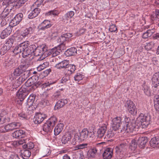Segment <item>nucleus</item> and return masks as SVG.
Segmentation results:
<instances>
[{
	"instance_id": "423d86ee",
	"label": "nucleus",
	"mask_w": 159,
	"mask_h": 159,
	"mask_svg": "<svg viewBox=\"0 0 159 159\" xmlns=\"http://www.w3.org/2000/svg\"><path fill=\"white\" fill-rule=\"evenodd\" d=\"M124 106L130 114L133 116L136 115L137 112V108L132 101L130 100L127 101Z\"/></svg>"
},
{
	"instance_id": "2eb2a0df",
	"label": "nucleus",
	"mask_w": 159,
	"mask_h": 159,
	"mask_svg": "<svg viewBox=\"0 0 159 159\" xmlns=\"http://www.w3.org/2000/svg\"><path fill=\"white\" fill-rule=\"evenodd\" d=\"M21 124L18 122H13L5 125L7 132L18 128L21 126Z\"/></svg>"
},
{
	"instance_id": "dca6fc26",
	"label": "nucleus",
	"mask_w": 159,
	"mask_h": 159,
	"mask_svg": "<svg viewBox=\"0 0 159 159\" xmlns=\"http://www.w3.org/2000/svg\"><path fill=\"white\" fill-rule=\"evenodd\" d=\"M26 136L25 132L22 129L16 130L12 134V137L16 139L24 138Z\"/></svg>"
},
{
	"instance_id": "f257e3e1",
	"label": "nucleus",
	"mask_w": 159,
	"mask_h": 159,
	"mask_svg": "<svg viewBox=\"0 0 159 159\" xmlns=\"http://www.w3.org/2000/svg\"><path fill=\"white\" fill-rule=\"evenodd\" d=\"M151 116L150 114L141 113L138 116L137 120H133L129 122L130 120L129 117L125 118V124L121 129L120 124L112 123V128L114 131H118V133H128L136 131L139 128H145L151 123Z\"/></svg>"
},
{
	"instance_id": "4c0bfd02",
	"label": "nucleus",
	"mask_w": 159,
	"mask_h": 159,
	"mask_svg": "<svg viewBox=\"0 0 159 159\" xmlns=\"http://www.w3.org/2000/svg\"><path fill=\"white\" fill-rule=\"evenodd\" d=\"M75 13L73 11H70L68 12L63 17V20H68L71 19L74 15Z\"/></svg>"
},
{
	"instance_id": "69168bd1",
	"label": "nucleus",
	"mask_w": 159,
	"mask_h": 159,
	"mask_svg": "<svg viewBox=\"0 0 159 159\" xmlns=\"http://www.w3.org/2000/svg\"><path fill=\"white\" fill-rule=\"evenodd\" d=\"M70 76L66 75L64 76L62 79V83H66V82L70 80Z\"/></svg>"
},
{
	"instance_id": "052dcab7",
	"label": "nucleus",
	"mask_w": 159,
	"mask_h": 159,
	"mask_svg": "<svg viewBox=\"0 0 159 159\" xmlns=\"http://www.w3.org/2000/svg\"><path fill=\"white\" fill-rule=\"evenodd\" d=\"M8 50L7 48L3 46L1 49L0 54L1 55H3Z\"/></svg>"
},
{
	"instance_id": "412c9836",
	"label": "nucleus",
	"mask_w": 159,
	"mask_h": 159,
	"mask_svg": "<svg viewBox=\"0 0 159 159\" xmlns=\"http://www.w3.org/2000/svg\"><path fill=\"white\" fill-rule=\"evenodd\" d=\"M34 30L31 27L26 28L21 31L20 37H22L21 38L22 39V38H25L28 37L29 35L33 33Z\"/></svg>"
},
{
	"instance_id": "09e8293b",
	"label": "nucleus",
	"mask_w": 159,
	"mask_h": 159,
	"mask_svg": "<svg viewBox=\"0 0 159 159\" xmlns=\"http://www.w3.org/2000/svg\"><path fill=\"white\" fill-rule=\"evenodd\" d=\"M57 81L56 80H49L48 82L45 83V86L46 87L49 86L51 88H52L53 85L56 84Z\"/></svg>"
},
{
	"instance_id": "6e6d98bb",
	"label": "nucleus",
	"mask_w": 159,
	"mask_h": 159,
	"mask_svg": "<svg viewBox=\"0 0 159 159\" xmlns=\"http://www.w3.org/2000/svg\"><path fill=\"white\" fill-rule=\"evenodd\" d=\"M57 41L58 42H59L61 44L64 43L66 41H67L63 34L58 38Z\"/></svg>"
},
{
	"instance_id": "9d476101",
	"label": "nucleus",
	"mask_w": 159,
	"mask_h": 159,
	"mask_svg": "<svg viewBox=\"0 0 159 159\" xmlns=\"http://www.w3.org/2000/svg\"><path fill=\"white\" fill-rule=\"evenodd\" d=\"M47 117L46 115L43 113H37L35 115L33 121L35 124H40Z\"/></svg>"
},
{
	"instance_id": "20e7f679",
	"label": "nucleus",
	"mask_w": 159,
	"mask_h": 159,
	"mask_svg": "<svg viewBox=\"0 0 159 159\" xmlns=\"http://www.w3.org/2000/svg\"><path fill=\"white\" fill-rule=\"evenodd\" d=\"M38 75H33L27 80L25 83V85L27 87H31L30 88V90H34L41 84V82L38 81Z\"/></svg>"
},
{
	"instance_id": "c756f323",
	"label": "nucleus",
	"mask_w": 159,
	"mask_h": 159,
	"mask_svg": "<svg viewBox=\"0 0 159 159\" xmlns=\"http://www.w3.org/2000/svg\"><path fill=\"white\" fill-rule=\"evenodd\" d=\"M116 157L117 159H121L126 156V152L115 148Z\"/></svg>"
},
{
	"instance_id": "f8f14e48",
	"label": "nucleus",
	"mask_w": 159,
	"mask_h": 159,
	"mask_svg": "<svg viewBox=\"0 0 159 159\" xmlns=\"http://www.w3.org/2000/svg\"><path fill=\"white\" fill-rule=\"evenodd\" d=\"M8 11V9L5 8L1 14L2 17L3 18L1 23V25L2 26H3L7 24L6 20L7 19V20H8L9 17L11 16V15L12 14L9 13Z\"/></svg>"
},
{
	"instance_id": "8fccbe9b",
	"label": "nucleus",
	"mask_w": 159,
	"mask_h": 159,
	"mask_svg": "<svg viewBox=\"0 0 159 159\" xmlns=\"http://www.w3.org/2000/svg\"><path fill=\"white\" fill-rule=\"evenodd\" d=\"M121 119L120 117H116L114 118L112 120L113 124H121Z\"/></svg>"
},
{
	"instance_id": "b1692460",
	"label": "nucleus",
	"mask_w": 159,
	"mask_h": 159,
	"mask_svg": "<svg viewBox=\"0 0 159 159\" xmlns=\"http://www.w3.org/2000/svg\"><path fill=\"white\" fill-rule=\"evenodd\" d=\"M137 142L139 147L141 148H143L145 147L148 142L147 137H140L139 138Z\"/></svg>"
},
{
	"instance_id": "774afa93",
	"label": "nucleus",
	"mask_w": 159,
	"mask_h": 159,
	"mask_svg": "<svg viewBox=\"0 0 159 159\" xmlns=\"http://www.w3.org/2000/svg\"><path fill=\"white\" fill-rule=\"evenodd\" d=\"M51 70L50 69H47L43 71V75L44 77L47 76L51 72Z\"/></svg>"
},
{
	"instance_id": "a18cd8bd",
	"label": "nucleus",
	"mask_w": 159,
	"mask_h": 159,
	"mask_svg": "<svg viewBox=\"0 0 159 159\" xmlns=\"http://www.w3.org/2000/svg\"><path fill=\"white\" fill-rule=\"evenodd\" d=\"M23 148L28 149H33L34 147V143L32 142H30L27 143H25L22 145Z\"/></svg>"
},
{
	"instance_id": "338daca9",
	"label": "nucleus",
	"mask_w": 159,
	"mask_h": 159,
	"mask_svg": "<svg viewBox=\"0 0 159 159\" xmlns=\"http://www.w3.org/2000/svg\"><path fill=\"white\" fill-rule=\"evenodd\" d=\"M44 0H37L35 2V4L37 6V7H39L42 4L44 5L43 3Z\"/></svg>"
},
{
	"instance_id": "4be33fe9",
	"label": "nucleus",
	"mask_w": 159,
	"mask_h": 159,
	"mask_svg": "<svg viewBox=\"0 0 159 159\" xmlns=\"http://www.w3.org/2000/svg\"><path fill=\"white\" fill-rule=\"evenodd\" d=\"M69 63V61L68 60H64L56 64L55 68L59 69H64V70Z\"/></svg>"
},
{
	"instance_id": "79ce46f5",
	"label": "nucleus",
	"mask_w": 159,
	"mask_h": 159,
	"mask_svg": "<svg viewBox=\"0 0 159 159\" xmlns=\"http://www.w3.org/2000/svg\"><path fill=\"white\" fill-rule=\"evenodd\" d=\"M127 147V143L125 142L120 143L119 146H117L116 147L119 149H120V150H122L124 152H126Z\"/></svg>"
},
{
	"instance_id": "a878e982",
	"label": "nucleus",
	"mask_w": 159,
	"mask_h": 159,
	"mask_svg": "<svg viewBox=\"0 0 159 159\" xmlns=\"http://www.w3.org/2000/svg\"><path fill=\"white\" fill-rule=\"evenodd\" d=\"M68 102V100L67 99H61L59 100L56 103L55 108L57 109H60L63 107L66 104H67Z\"/></svg>"
},
{
	"instance_id": "72a5a7b5",
	"label": "nucleus",
	"mask_w": 159,
	"mask_h": 159,
	"mask_svg": "<svg viewBox=\"0 0 159 159\" xmlns=\"http://www.w3.org/2000/svg\"><path fill=\"white\" fill-rule=\"evenodd\" d=\"M60 13V11L56 9H54L52 10L49 11L47 12L45 15L46 16H57Z\"/></svg>"
},
{
	"instance_id": "7c9ffc66",
	"label": "nucleus",
	"mask_w": 159,
	"mask_h": 159,
	"mask_svg": "<svg viewBox=\"0 0 159 159\" xmlns=\"http://www.w3.org/2000/svg\"><path fill=\"white\" fill-rule=\"evenodd\" d=\"M149 143L150 146L153 148L157 147L159 144V137L157 136L152 138L150 141Z\"/></svg>"
},
{
	"instance_id": "49530a36",
	"label": "nucleus",
	"mask_w": 159,
	"mask_h": 159,
	"mask_svg": "<svg viewBox=\"0 0 159 159\" xmlns=\"http://www.w3.org/2000/svg\"><path fill=\"white\" fill-rule=\"evenodd\" d=\"M84 77V76L80 73H77L74 76V78L75 81H79L82 80Z\"/></svg>"
},
{
	"instance_id": "13d9d810",
	"label": "nucleus",
	"mask_w": 159,
	"mask_h": 159,
	"mask_svg": "<svg viewBox=\"0 0 159 159\" xmlns=\"http://www.w3.org/2000/svg\"><path fill=\"white\" fill-rule=\"evenodd\" d=\"M28 0H19L16 4V6H18L19 7L21 6L23 4L27 1Z\"/></svg>"
},
{
	"instance_id": "6ab92c4d",
	"label": "nucleus",
	"mask_w": 159,
	"mask_h": 159,
	"mask_svg": "<svg viewBox=\"0 0 159 159\" xmlns=\"http://www.w3.org/2000/svg\"><path fill=\"white\" fill-rule=\"evenodd\" d=\"M152 87L156 88L159 85V71L155 73L152 79Z\"/></svg>"
},
{
	"instance_id": "4468645a",
	"label": "nucleus",
	"mask_w": 159,
	"mask_h": 159,
	"mask_svg": "<svg viewBox=\"0 0 159 159\" xmlns=\"http://www.w3.org/2000/svg\"><path fill=\"white\" fill-rule=\"evenodd\" d=\"M46 46L44 45L37 46L34 54L36 56H42L43 55H44V51H46Z\"/></svg>"
},
{
	"instance_id": "c9c22d12",
	"label": "nucleus",
	"mask_w": 159,
	"mask_h": 159,
	"mask_svg": "<svg viewBox=\"0 0 159 159\" xmlns=\"http://www.w3.org/2000/svg\"><path fill=\"white\" fill-rule=\"evenodd\" d=\"M151 19L155 21H159V9H156L155 13L151 16Z\"/></svg>"
},
{
	"instance_id": "9b49d317",
	"label": "nucleus",
	"mask_w": 159,
	"mask_h": 159,
	"mask_svg": "<svg viewBox=\"0 0 159 159\" xmlns=\"http://www.w3.org/2000/svg\"><path fill=\"white\" fill-rule=\"evenodd\" d=\"M23 17L22 13H20L16 15L14 18L11 21L10 24L11 27H14L18 25L22 20Z\"/></svg>"
},
{
	"instance_id": "aec40b11",
	"label": "nucleus",
	"mask_w": 159,
	"mask_h": 159,
	"mask_svg": "<svg viewBox=\"0 0 159 159\" xmlns=\"http://www.w3.org/2000/svg\"><path fill=\"white\" fill-rule=\"evenodd\" d=\"M107 130V126L105 124L102 125L97 131L98 137L100 139L104 138V136Z\"/></svg>"
},
{
	"instance_id": "603ef678",
	"label": "nucleus",
	"mask_w": 159,
	"mask_h": 159,
	"mask_svg": "<svg viewBox=\"0 0 159 159\" xmlns=\"http://www.w3.org/2000/svg\"><path fill=\"white\" fill-rule=\"evenodd\" d=\"M97 150L95 148L90 149L88 152V154L92 157H94V155L97 152Z\"/></svg>"
},
{
	"instance_id": "0eeeda50",
	"label": "nucleus",
	"mask_w": 159,
	"mask_h": 159,
	"mask_svg": "<svg viewBox=\"0 0 159 159\" xmlns=\"http://www.w3.org/2000/svg\"><path fill=\"white\" fill-rule=\"evenodd\" d=\"M28 67V65L26 64L21 65L18 68L15 70L13 72L14 75L16 76L25 75L28 73L27 71H26Z\"/></svg>"
},
{
	"instance_id": "ea45409f",
	"label": "nucleus",
	"mask_w": 159,
	"mask_h": 159,
	"mask_svg": "<svg viewBox=\"0 0 159 159\" xmlns=\"http://www.w3.org/2000/svg\"><path fill=\"white\" fill-rule=\"evenodd\" d=\"M155 44L154 41H152L148 43H146L144 47L148 51H149L154 48Z\"/></svg>"
},
{
	"instance_id": "bb28decb",
	"label": "nucleus",
	"mask_w": 159,
	"mask_h": 159,
	"mask_svg": "<svg viewBox=\"0 0 159 159\" xmlns=\"http://www.w3.org/2000/svg\"><path fill=\"white\" fill-rule=\"evenodd\" d=\"M12 27L8 26L2 31L0 35V37L2 39H5L11 34L12 31Z\"/></svg>"
},
{
	"instance_id": "f704fd0d",
	"label": "nucleus",
	"mask_w": 159,
	"mask_h": 159,
	"mask_svg": "<svg viewBox=\"0 0 159 159\" xmlns=\"http://www.w3.org/2000/svg\"><path fill=\"white\" fill-rule=\"evenodd\" d=\"M154 106L156 111H159V95H156L154 96Z\"/></svg>"
},
{
	"instance_id": "c85d7f7f",
	"label": "nucleus",
	"mask_w": 159,
	"mask_h": 159,
	"mask_svg": "<svg viewBox=\"0 0 159 159\" xmlns=\"http://www.w3.org/2000/svg\"><path fill=\"white\" fill-rule=\"evenodd\" d=\"M41 10L38 8H35L29 14L28 17L29 19H33L38 16Z\"/></svg>"
},
{
	"instance_id": "5701e85b",
	"label": "nucleus",
	"mask_w": 159,
	"mask_h": 159,
	"mask_svg": "<svg viewBox=\"0 0 159 159\" xmlns=\"http://www.w3.org/2000/svg\"><path fill=\"white\" fill-rule=\"evenodd\" d=\"M113 154V149L111 148H107L102 154L104 159H111Z\"/></svg>"
},
{
	"instance_id": "39448f33",
	"label": "nucleus",
	"mask_w": 159,
	"mask_h": 159,
	"mask_svg": "<svg viewBox=\"0 0 159 159\" xmlns=\"http://www.w3.org/2000/svg\"><path fill=\"white\" fill-rule=\"evenodd\" d=\"M25 43H26V45L27 47L25 49L24 52L22 53V56L23 57L25 58L28 56L30 55L32 53L34 54L36 48L37 44H32L30 45L29 42L28 41H25Z\"/></svg>"
},
{
	"instance_id": "1a4fd4ad",
	"label": "nucleus",
	"mask_w": 159,
	"mask_h": 159,
	"mask_svg": "<svg viewBox=\"0 0 159 159\" xmlns=\"http://www.w3.org/2000/svg\"><path fill=\"white\" fill-rule=\"evenodd\" d=\"M26 43L25 42L20 43L19 44H18L16 46L12 51L13 52L14 54H17L18 53H20L21 52L23 53L25 51V49L26 47H27L26 45Z\"/></svg>"
},
{
	"instance_id": "a211bd4d",
	"label": "nucleus",
	"mask_w": 159,
	"mask_h": 159,
	"mask_svg": "<svg viewBox=\"0 0 159 159\" xmlns=\"http://www.w3.org/2000/svg\"><path fill=\"white\" fill-rule=\"evenodd\" d=\"M138 143H137V140L135 139H133L130 143L129 146V151L130 150L132 151L131 154L129 156L128 154H126V157H130V155L132 156L134 155V151L135 150L137 145Z\"/></svg>"
},
{
	"instance_id": "4d7b16f0",
	"label": "nucleus",
	"mask_w": 159,
	"mask_h": 159,
	"mask_svg": "<svg viewBox=\"0 0 159 159\" xmlns=\"http://www.w3.org/2000/svg\"><path fill=\"white\" fill-rule=\"evenodd\" d=\"M44 56H50L52 57V53L51 50V49L48 50L47 47L46 46V50L45 51H44Z\"/></svg>"
},
{
	"instance_id": "473e14b6",
	"label": "nucleus",
	"mask_w": 159,
	"mask_h": 159,
	"mask_svg": "<svg viewBox=\"0 0 159 159\" xmlns=\"http://www.w3.org/2000/svg\"><path fill=\"white\" fill-rule=\"evenodd\" d=\"M64 125L62 123L57 124L54 129V134L57 135L59 134L63 129Z\"/></svg>"
},
{
	"instance_id": "393cba45",
	"label": "nucleus",
	"mask_w": 159,
	"mask_h": 159,
	"mask_svg": "<svg viewBox=\"0 0 159 159\" xmlns=\"http://www.w3.org/2000/svg\"><path fill=\"white\" fill-rule=\"evenodd\" d=\"M77 50L76 48L74 47H72L67 49L65 52V54L67 57H70L74 56L77 54Z\"/></svg>"
},
{
	"instance_id": "0e129e2a",
	"label": "nucleus",
	"mask_w": 159,
	"mask_h": 159,
	"mask_svg": "<svg viewBox=\"0 0 159 159\" xmlns=\"http://www.w3.org/2000/svg\"><path fill=\"white\" fill-rule=\"evenodd\" d=\"M61 91L58 90L55 92L53 95V96L56 98H60L61 97Z\"/></svg>"
},
{
	"instance_id": "e433bc0d",
	"label": "nucleus",
	"mask_w": 159,
	"mask_h": 159,
	"mask_svg": "<svg viewBox=\"0 0 159 159\" xmlns=\"http://www.w3.org/2000/svg\"><path fill=\"white\" fill-rule=\"evenodd\" d=\"M35 95L33 94L31 95L28 98L27 101V104L30 107L33 105L35 101Z\"/></svg>"
},
{
	"instance_id": "5fc2aeb1",
	"label": "nucleus",
	"mask_w": 159,
	"mask_h": 159,
	"mask_svg": "<svg viewBox=\"0 0 159 159\" xmlns=\"http://www.w3.org/2000/svg\"><path fill=\"white\" fill-rule=\"evenodd\" d=\"M18 117L21 120L26 119L27 118V115L24 112L18 113Z\"/></svg>"
},
{
	"instance_id": "f3484780",
	"label": "nucleus",
	"mask_w": 159,
	"mask_h": 159,
	"mask_svg": "<svg viewBox=\"0 0 159 159\" xmlns=\"http://www.w3.org/2000/svg\"><path fill=\"white\" fill-rule=\"evenodd\" d=\"M75 65L69 63L64 70V73L66 75L70 76L75 72Z\"/></svg>"
},
{
	"instance_id": "de8ad7c7",
	"label": "nucleus",
	"mask_w": 159,
	"mask_h": 159,
	"mask_svg": "<svg viewBox=\"0 0 159 159\" xmlns=\"http://www.w3.org/2000/svg\"><path fill=\"white\" fill-rule=\"evenodd\" d=\"M114 133L111 130L108 131L107 134L103 138L104 139H106L107 140L109 141L108 139H109L111 138L114 135Z\"/></svg>"
},
{
	"instance_id": "f03ea898",
	"label": "nucleus",
	"mask_w": 159,
	"mask_h": 159,
	"mask_svg": "<svg viewBox=\"0 0 159 159\" xmlns=\"http://www.w3.org/2000/svg\"><path fill=\"white\" fill-rule=\"evenodd\" d=\"M94 132L93 131L88 130L87 129H84L79 134H76L72 139V143L73 145L76 144L77 142L84 141L89 138H93L94 136Z\"/></svg>"
},
{
	"instance_id": "3c124183",
	"label": "nucleus",
	"mask_w": 159,
	"mask_h": 159,
	"mask_svg": "<svg viewBox=\"0 0 159 159\" xmlns=\"http://www.w3.org/2000/svg\"><path fill=\"white\" fill-rule=\"evenodd\" d=\"M12 65L13 61L11 60L5 61L4 63V65L6 68L8 67L10 68L12 66Z\"/></svg>"
},
{
	"instance_id": "c03bdc74",
	"label": "nucleus",
	"mask_w": 159,
	"mask_h": 159,
	"mask_svg": "<svg viewBox=\"0 0 159 159\" xmlns=\"http://www.w3.org/2000/svg\"><path fill=\"white\" fill-rule=\"evenodd\" d=\"M90 147V144L89 143H82L76 146L74 150L82 149L85 148Z\"/></svg>"
},
{
	"instance_id": "58836bf2",
	"label": "nucleus",
	"mask_w": 159,
	"mask_h": 159,
	"mask_svg": "<svg viewBox=\"0 0 159 159\" xmlns=\"http://www.w3.org/2000/svg\"><path fill=\"white\" fill-rule=\"evenodd\" d=\"M14 40L12 38H11L7 40L4 46L9 50L12 46Z\"/></svg>"
},
{
	"instance_id": "680f3d73",
	"label": "nucleus",
	"mask_w": 159,
	"mask_h": 159,
	"mask_svg": "<svg viewBox=\"0 0 159 159\" xmlns=\"http://www.w3.org/2000/svg\"><path fill=\"white\" fill-rule=\"evenodd\" d=\"M57 47L58 49L60 50V52H61L66 49V47L64 43L61 44V43H60V44Z\"/></svg>"
},
{
	"instance_id": "864d4df0",
	"label": "nucleus",
	"mask_w": 159,
	"mask_h": 159,
	"mask_svg": "<svg viewBox=\"0 0 159 159\" xmlns=\"http://www.w3.org/2000/svg\"><path fill=\"white\" fill-rule=\"evenodd\" d=\"M0 125L4 123L9 122V119L8 117H5L2 116L0 115Z\"/></svg>"
},
{
	"instance_id": "a19ab883",
	"label": "nucleus",
	"mask_w": 159,
	"mask_h": 159,
	"mask_svg": "<svg viewBox=\"0 0 159 159\" xmlns=\"http://www.w3.org/2000/svg\"><path fill=\"white\" fill-rule=\"evenodd\" d=\"M142 86L143 88V90L144 93L147 96H149L150 95V89L149 87L146 85L145 82H144Z\"/></svg>"
},
{
	"instance_id": "37998d69",
	"label": "nucleus",
	"mask_w": 159,
	"mask_h": 159,
	"mask_svg": "<svg viewBox=\"0 0 159 159\" xmlns=\"http://www.w3.org/2000/svg\"><path fill=\"white\" fill-rule=\"evenodd\" d=\"M52 53V57H55L60 53V50L57 49V47H55L51 49Z\"/></svg>"
},
{
	"instance_id": "2f4dec72",
	"label": "nucleus",
	"mask_w": 159,
	"mask_h": 159,
	"mask_svg": "<svg viewBox=\"0 0 159 159\" xmlns=\"http://www.w3.org/2000/svg\"><path fill=\"white\" fill-rule=\"evenodd\" d=\"M71 139V137L70 134L67 133L62 137L61 140L62 143L64 144H68L70 142Z\"/></svg>"
},
{
	"instance_id": "bf43d9fd",
	"label": "nucleus",
	"mask_w": 159,
	"mask_h": 159,
	"mask_svg": "<svg viewBox=\"0 0 159 159\" xmlns=\"http://www.w3.org/2000/svg\"><path fill=\"white\" fill-rule=\"evenodd\" d=\"M117 30L116 26L114 25H111L109 28V30L111 32H115Z\"/></svg>"
},
{
	"instance_id": "e2e57ef3",
	"label": "nucleus",
	"mask_w": 159,
	"mask_h": 159,
	"mask_svg": "<svg viewBox=\"0 0 159 159\" xmlns=\"http://www.w3.org/2000/svg\"><path fill=\"white\" fill-rule=\"evenodd\" d=\"M27 73L25 75H21L19 78V80L21 81L22 83L24 82V81L27 79L28 77V75Z\"/></svg>"
},
{
	"instance_id": "cd10ccee",
	"label": "nucleus",
	"mask_w": 159,
	"mask_h": 159,
	"mask_svg": "<svg viewBox=\"0 0 159 159\" xmlns=\"http://www.w3.org/2000/svg\"><path fill=\"white\" fill-rule=\"evenodd\" d=\"M20 153V156L24 159H28L31 155V152L27 149L21 150Z\"/></svg>"
},
{
	"instance_id": "7ed1b4c3",
	"label": "nucleus",
	"mask_w": 159,
	"mask_h": 159,
	"mask_svg": "<svg viewBox=\"0 0 159 159\" xmlns=\"http://www.w3.org/2000/svg\"><path fill=\"white\" fill-rule=\"evenodd\" d=\"M57 121V119L56 116H53L50 117L44 124L42 132H44V134L52 132Z\"/></svg>"
},
{
	"instance_id": "ddd939ff",
	"label": "nucleus",
	"mask_w": 159,
	"mask_h": 159,
	"mask_svg": "<svg viewBox=\"0 0 159 159\" xmlns=\"http://www.w3.org/2000/svg\"><path fill=\"white\" fill-rule=\"evenodd\" d=\"M52 25L50 21L45 20L39 25V30L44 31L50 28Z\"/></svg>"
},
{
	"instance_id": "6e6552de",
	"label": "nucleus",
	"mask_w": 159,
	"mask_h": 159,
	"mask_svg": "<svg viewBox=\"0 0 159 159\" xmlns=\"http://www.w3.org/2000/svg\"><path fill=\"white\" fill-rule=\"evenodd\" d=\"M29 92V89L22 88L20 89L17 93L16 96L20 101L21 102L24 100L26 96L28 95Z\"/></svg>"
}]
</instances>
